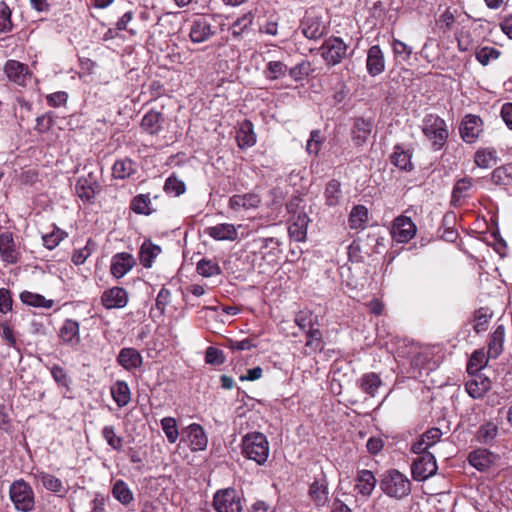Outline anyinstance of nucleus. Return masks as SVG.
Wrapping results in <instances>:
<instances>
[{
    "mask_svg": "<svg viewBox=\"0 0 512 512\" xmlns=\"http://www.w3.org/2000/svg\"><path fill=\"white\" fill-rule=\"evenodd\" d=\"M417 346V344L410 342L406 339L398 340L395 343V359L402 365H406L408 361L410 360L414 349Z\"/></svg>",
    "mask_w": 512,
    "mask_h": 512,
    "instance_id": "obj_35",
    "label": "nucleus"
},
{
    "mask_svg": "<svg viewBox=\"0 0 512 512\" xmlns=\"http://www.w3.org/2000/svg\"><path fill=\"white\" fill-rule=\"evenodd\" d=\"M368 224V209L363 205H356L349 215V226L353 230H364Z\"/></svg>",
    "mask_w": 512,
    "mask_h": 512,
    "instance_id": "obj_32",
    "label": "nucleus"
},
{
    "mask_svg": "<svg viewBox=\"0 0 512 512\" xmlns=\"http://www.w3.org/2000/svg\"><path fill=\"white\" fill-rule=\"evenodd\" d=\"M471 188V180L468 178H463L459 180L452 192V203L454 205H458L460 201L468 195V191Z\"/></svg>",
    "mask_w": 512,
    "mask_h": 512,
    "instance_id": "obj_49",
    "label": "nucleus"
},
{
    "mask_svg": "<svg viewBox=\"0 0 512 512\" xmlns=\"http://www.w3.org/2000/svg\"><path fill=\"white\" fill-rule=\"evenodd\" d=\"M163 121L164 118L160 112L150 110L143 116L141 120V127L146 133L156 135L162 129Z\"/></svg>",
    "mask_w": 512,
    "mask_h": 512,
    "instance_id": "obj_29",
    "label": "nucleus"
},
{
    "mask_svg": "<svg viewBox=\"0 0 512 512\" xmlns=\"http://www.w3.org/2000/svg\"><path fill=\"white\" fill-rule=\"evenodd\" d=\"M216 34L211 20L206 16H196L190 21L189 39L195 44L210 40Z\"/></svg>",
    "mask_w": 512,
    "mask_h": 512,
    "instance_id": "obj_7",
    "label": "nucleus"
},
{
    "mask_svg": "<svg viewBox=\"0 0 512 512\" xmlns=\"http://www.w3.org/2000/svg\"><path fill=\"white\" fill-rule=\"evenodd\" d=\"M437 469L436 459L432 453L422 454L411 465L412 477L418 482L425 481L434 476L437 473Z\"/></svg>",
    "mask_w": 512,
    "mask_h": 512,
    "instance_id": "obj_8",
    "label": "nucleus"
},
{
    "mask_svg": "<svg viewBox=\"0 0 512 512\" xmlns=\"http://www.w3.org/2000/svg\"><path fill=\"white\" fill-rule=\"evenodd\" d=\"M111 396L118 407L122 408L128 405L131 400V392L125 381H116L110 389Z\"/></svg>",
    "mask_w": 512,
    "mask_h": 512,
    "instance_id": "obj_30",
    "label": "nucleus"
},
{
    "mask_svg": "<svg viewBox=\"0 0 512 512\" xmlns=\"http://www.w3.org/2000/svg\"><path fill=\"white\" fill-rule=\"evenodd\" d=\"M310 499L317 507H323L328 503L329 491L328 483L325 477L321 480H315L309 487Z\"/></svg>",
    "mask_w": 512,
    "mask_h": 512,
    "instance_id": "obj_26",
    "label": "nucleus"
},
{
    "mask_svg": "<svg viewBox=\"0 0 512 512\" xmlns=\"http://www.w3.org/2000/svg\"><path fill=\"white\" fill-rule=\"evenodd\" d=\"M216 512H242V498L234 488L218 490L213 496Z\"/></svg>",
    "mask_w": 512,
    "mask_h": 512,
    "instance_id": "obj_5",
    "label": "nucleus"
},
{
    "mask_svg": "<svg viewBox=\"0 0 512 512\" xmlns=\"http://www.w3.org/2000/svg\"><path fill=\"white\" fill-rule=\"evenodd\" d=\"M86 179H79L76 184V192L83 200H90L94 196V190L87 184Z\"/></svg>",
    "mask_w": 512,
    "mask_h": 512,
    "instance_id": "obj_62",
    "label": "nucleus"
},
{
    "mask_svg": "<svg viewBox=\"0 0 512 512\" xmlns=\"http://www.w3.org/2000/svg\"><path fill=\"white\" fill-rule=\"evenodd\" d=\"M491 181L497 185H512V165L507 164L494 169L491 175Z\"/></svg>",
    "mask_w": 512,
    "mask_h": 512,
    "instance_id": "obj_41",
    "label": "nucleus"
},
{
    "mask_svg": "<svg viewBox=\"0 0 512 512\" xmlns=\"http://www.w3.org/2000/svg\"><path fill=\"white\" fill-rule=\"evenodd\" d=\"M382 385L380 377L376 373L364 374L360 379L361 390L371 397H374Z\"/></svg>",
    "mask_w": 512,
    "mask_h": 512,
    "instance_id": "obj_37",
    "label": "nucleus"
},
{
    "mask_svg": "<svg viewBox=\"0 0 512 512\" xmlns=\"http://www.w3.org/2000/svg\"><path fill=\"white\" fill-rule=\"evenodd\" d=\"M392 51L396 58L400 59L401 61H407L410 59L413 50L412 47L406 43L398 39H393Z\"/></svg>",
    "mask_w": 512,
    "mask_h": 512,
    "instance_id": "obj_56",
    "label": "nucleus"
},
{
    "mask_svg": "<svg viewBox=\"0 0 512 512\" xmlns=\"http://www.w3.org/2000/svg\"><path fill=\"white\" fill-rule=\"evenodd\" d=\"M505 340V327L498 325L494 332L490 335L488 340V358H497L503 351V344Z\"/></svg>",
    "mask_w": 512,
    "mask_h": 512,
    "instance_id": "obj_28",
    "label": "nucleus"
},
{
    "mask_svg": "<svg viewBox=\"0 0 512 512\" xmlns=\"http://www.w3.org/2000/svg\"><path fill=\"white\" fill-rule=\"evenodd\" d=\"M307 341L306 347L311 351H320L323 348L322 338L320 331L315 328L306 332Z\"/></svg>",
    "mask_w": 512,
    "mask_h": 512,
    "instance_id": "obj_58",
    "label": "nucleus"
},
{
    "mask_svg": "<svg viewBox=\"0 0 512 512\" xmlns=\"http://www.w3.org/2000/svg\"><path fill=\"white\" fill-rule=\"evenodd\" d=\"M261 203V196L255 192L236 194L229 199V208L234 211L256 209Z\"/></svg>",
    "mask_w": 512,
    "mask_h": 512,
    "instance_id": "obj_19",
    "label": "nucleus"
},
{
    "mask_svg": "<svg viewBox=\"0 0 512 512\" xmlns=\"http://www.w3.org/2000/svg\"><path fill=\"white\" fill-rule=\"evenodd\" d=\"M417 228L410 217L401 215L394 219L391 236L398 243L409 242L416 234Z\"/></svg>",
    "mask_w": 512,
    "mask_h": 512,
    "instance_id": "obj_9",
    "label": "nucleus"
},
{
    "mask_svg": "<svg viewBox=\"0 0 512 512\" xmlns=\"http://www.w3.org/2000/svg\"><path fill=\"white\" fill-rule=\"evenodd\" d=\"M376 482V478L370 470H360L355 477L354 491L364 500H367L372 495Z\"/></svg>",
    "mask_w": 512,
    "mask_h": 512,
    "instance_id": "obj_13",
    "label": "nucleus"
},
{
    "mask_svg": "<svg viewBox=\"0 0 512 512\" xmlns=\"http://www.w3.org/2000/svg\"><path fill=\"white\" fill-rule=\"evenodd\" d=\"M117 361L124 369L130 371L142 365V356L134 348H123L118 354Z\"/></svg>",
    "mask_w": 512,
    "mask_h": 512,
    "instance_id": "obj_27",
    "label": "nucleus"
},
{
    "mask_svg": "<svg viewBox=\"0 0 512 512\" xmlns=\"http://www.w3.org/2000/svg\"><path fill=\"white\" fill-rule=\"evenodd\" d=\"M67 236V233L59 228H54L51 233L42 236L43 245L52 250Z\"/></svg>",
    "mask_w": 512,
    "mask_h": 512,
    "instance_id": "obj_52",
    "label": "nucleus"
},
{
    "mask_svg": "<svg viewBox=\"0 0 512 512\" xmlns=\"http://www.w3.org/2000/svg\"><path fill=\"white\" fill-rule=\"evenodd\" d=\"M4 73L11 82L19 86H25L31 78L28 66L13 59L5 63Z\"/></svg>",
    "mask_w": 512,
    "mask_h": 512,
    "instance_id": "obj_11",
    "label": "nucleus"
},
{
    "mask_svg": "<svg viewBox=\"0 0 512 512\" xmlns=\"http://www.w3.org/2000/svg\"><path fill=\"white\" fill-rule=\"evenodd\" d=\"M20 300L26 305L33 307H42L46 309L51 308L54 304L53 300L46 299L44 296L30 291L21 292Z\"/></svg>",
    "mask_w": 512,
    "mask_h": 512,
    "instance_id": "obj_36",
    "label": "nucleus"
},
{
    "mask_svg": "<svg viewBox=\"0 0 512 512\" xmlns=\"http://www.w3.org/2000/svg\"><path fill=\"white\" fill-rule=\"evenodd\" d=\"M33 477L45 489L52 493L65 495L68 492V487L63 483V481L52 474L37 470L33 473Z\"/></svg>",
    "mask_w": 512,
    "mask_h": 512,
    "instance_id": "obj_17",
    "label": "nucleus"
},
{
    "mask_svg": "<svg viewBox=\"0 0 512 512\" xmlns=\"http://www.w3.org/2000/svg\"><path fill=\"white\" fill-rule=\"evenodd\" d=\"M391 162L401 170L410 171L412 169L411 154L399 145L394 148Z\"/></svg>",
    "mask_w": 512,
    "mask_h": 512,
    "instance_id": "obj_39",
    "label": "nucleus"
},
{
    "mask_svg": "<svg viewBox=\"0 0 512 512\" xmlns=\"http://www.w3.org/2000/svg\"><path fill=\"white\" fill-rule=\"evenodd\" d=\"M380 489L386 496L401 500L410 495L412 483L404 473L397 469H389L381 476Z\"/></svg>",
    "mask_w": 512,
    "mask_h": 512,
    "instance_id": "obj_1",
    "label": "nucleus"
},
{
    "mask_svg": "<svg viewBox=\"0 0 512 512\" xmlns=\"http://www.w3.org/2000/svg\"><path fill=\"white\" fill-rule=\"evenodd\" d=\"M164 191L167 194L179 196L185 192V184L182 180L178 179L176 176L171 175L165 181Z\"/></svg>",
    "mask_w": 512,
    "mask_h": 512,
    "instance_id": "obj_54",
    "label": "nucleus"
},
{
    "mask_svg": "<svg viewBox=\"0 0 512 512\" xmlns=\"http://www.w3.org/2000/svg\"><path fill=\"white\" fill-rule=\"evenodd\" d=\"M422 130L436 150L440 149L448 138V130L445 121L433 114L425 116Z\"/></svg>",
    "mask_w": 512,
    "mask_h": 512,
    "instance_id": "obj_3",
    "label": "nucleus"
},
{
    "mask_svg": "<svg viewBox=\"0 0 512 512\" xmlns=\"http://www.w3.org/2000/svg\"><path fill=\"white\" fill-rule=\"evenodd\" d=\"M323 138L321 137V133L319 130H313L310 134V138L307 141L306 149L309 154L317 155Z\"/></svg>",
    "mask_w": 512,
    "mask_h": 512,
    "instance_id": "obj_60",
    "label": "nucleus"
},
{
    "mask_svg": "<svg viewBox=\"0 0 512 512\" xmlns=\"http://www.w3.org/2000/svg\"><path fill=\"white\" fill-rule=\"evenodd\" d=\"M136 265V260L132 254L120 252L111 258L110 272L113 277L120 279L129 273Z\"/></svg>",
    "mask_w": 512,
    "mask_h": 512,
    "instance_id": "obj_12",
    "label": "nucleus"
},
{
    "mask_svg": "<svg viewBox=\"0 0 512 512\" xmlns=\"http://www.w3.org/2000/svg\"><path fill=\"white\" fill-rule=\"evenodd\" d=\"M371 122L365 120L363 118H358L354 122V139L357 141V144H361L367 140L371 133Z\"/></svg>",
    "mask_w": 512,
    "mask_h": 512,
    "instance_id": "obj_45",
    "label": "nucleus"
},
{
    "mask_svg": "<svg viewBox=\"0 0 512 512\" xmlns=\"http://www.w3.org/2000/svg\"><path fill=\"white\" fill-rule=\"evenodd\" d=\"M130 208L136 214H151V200L148 195L139 194L133 198L130 204Z\"/></svg>",
    "mask_w": 512,
    "mask_h": 512,
    "instance_id": "obj_46",
    "label": "nucleus"
},
{
    "mask_svg": "<svg viewBox=\"0 0 512 512\" xmlns=\"http://www.w3.org/2000/svg\"><path fill=\"white\" fill-rule=\"evenodd\" d=\"M499 157L496 149H482V168L492 167L497 164Z\"/></svg>",
    "mask_w": 512,
    "mask_h": 512,
    "instance_id": "obj_63",
    "label": "nucleus"
},
{
    "mask_svg": "<svg viewBox=\"0 0 512 512\" xmlns=\"http://www.w3.org/2000/svg\"><path fill=\"white\" fill-rule=\"evenodd\" d=\"M310 67L311 65L308 61H302L288 69L289 76L296 82L301 81L309 75Z\"/></svg>",
    "mask_w": 512,
    "mask_h": 512,
    "instance_id": "obj_57",
    "label": "nucleus"
},
{
    "mask_svg": "<svg viewBox=\"0 0 512 512\" xmlns=\"http://www.w3.org/2000/svg\"><path fill=\"white\" fill-rule=\"evenodd\" d=\"M0 258L8 265L16 264L21 258V252L9 231L0 233Z\"/></svg>",
    "mask_w": 512,
    "mask_h": 512,
    "instance_id": "obj_10",
    "label": "nucleus"
},
{
    "mask_svg": "<svg viewBox=\"0 0 512 512\" xmlns=\"http://www.w3.org/2000/svg\"><path fill=\"white\" fill-rule=\"evenodd\" d=\"M236 141L240 149L249 148L255 145L256 134L251 121L244 120L239 124L236 132Z\"/></svg>",
    "mask_w": 512,
    "mask_h": 512,
    "instance_id": "obj_25",
    "label": "nucleus"
},
{
    "mask_svg": "<svg viewBox=\"0 0 512 512\" xmlns=\"http://www.w3.org/2000/svg\"><path fill=\"white\" fill-rule=\"evenodd\" d=\"M326 64L335 66L347 57L348 45L340 37L326 39L319 48Z\"/></svg>",
    "mask_w": 512,
    "mask_h": 512,
    "instance_id": "obj_6",
    "label": "nucleus"
},
{
    "mask_svg": "<svg viewBox=\"0 0 512 512\" xmlns=\"http://www.w3.org/2000/svg\"><path fill=\"white\" fill-rule=\"evenodd\" d=\"M460 134L466 143H475L479 137L480 129L476 115H466L460 125Z\"/></svg>",
    "mask_w": 512,
    "mask_h": 512,
    "instance_id": "obj_23",
    "label": "nucleus"
},
{
    "mask_svg": "<svg viewBox=\"0 0 512 512\" xmlns=\"http://www.w3.org/2000/svg\"><path fill=\"white\" fill-rule=\"evenodd\" d=\"M96 244L89 239L86 243V245L80 249H77L73 252L72 255V262L75 265H82L87 260V258L92 254L93 250L95 249Z\"/></svg>",
    "mask_w": 512,
    "mask_h": 512,
    "instance_id": "obj_53",
    "label": "nucleus"
},
{
    "mask_svg": "<svg viewBox=\"0 0 512 512\" xmlns=\"http://www.w3.org/2000/svg\"><path fill=\"white\" fill-rule=\"evenodd\" d=\"M454 21H455L454 14L449 9H446L436 20V25L439 29H441L445 32L452 28Z\"/></svg>",
    "mask_w": 512,
    "mask_h": 512,
    "instance_id": "obj_61",
    "label": "nucleus"
},
{
    "mask_svg": "<svg viewBox=\"0 0 512 512\" xmlns=\"http://www.w3.org/2000/svg\"><path fill=\"white\" fill-rule=\"evenodd\" d=\"M309 221L310 220L306 212L300 211L293 215L288 228L290 237L297 242L304 241L306 239Z\"/></svg>",
    "mask_w": 512,
    "mask_h": 512,
    "instance_id": "obj_21",
    "label": "nucleus"
},
{
    "mask_svg": "<svg viewBox=\"0 0 512 512\" xmlns=\"http://www.w3.org/2000/svg\"><path fill=\"white\" fill-rule=\"evenodd\" d=\"M288 71L287 66L281 61H269L264 70V75L269 80L282 78Z\"/></svg>",
    "mask_w": 512,
    "mask_h": 512,
    "instance_id": "obj_47",
    "label": "nucleus"
},
{
    "mask_svg": "<svg viewBox=\"0 0 512 512\" xmlns=\"http://www.w3.org/2000/svg\"><path fill=\"white\" fill-rule=\"evenodd\" d=\"M480 371V350H475L468 363H467V372L470 376L475 377L478 375Z\"/></svg>",
    "mask_w": 512,
    "mask_h": 512,
    "instance_id": "obj_64",
    "label": "nucleus"
},
{
    "mask_svg": "<svg viewBox=\"0 0 512 512\" xmlns=\"http://www.w3.org/2000/svg\"><path fill=\"white\" fill-rule=\"evenodd\" d=\"M196 270L199 275L205 278L218 276L222 272L219 264L211 259H201L197 263Z\"/></svg>",
    "mask_w": 512,
    "mask_h": 512,
    "instance_id": "obj_44",
    "label": "nucleus"
},
{
    "mask_svg": "<svg viewBox=\"0 0 512 512\" xmlns=\"http://www.w3.org/2000/svg\"><path fill=\"white\" fill-rule=\"evenodd\" d=\"M301 31L307 39L317 40L325 34L326 27L321 17L307 15L302 21Z\"/></svg>",
    "mask_w": 512,
    "mask_h": 512,
    "instance_id": "obj_20",
    "label": "nucleus"
},
{
    "mask_svg": "<svg viewBox=\"0 0 512 512\" xmlns=\"http://www.w3.org/2000/svg\"><path fill=\"white\" fill-rule=\"evenodd\" d=\"M243 455L262 465L269 456V443L266 436L259 432L248 433L242 439Z\"/></svg>",
    "mask_w": 512,
    "mask_h": 512,
    "instance_id": "obj_2",
    "label": "nucleus"
},
{
    "mask_svg": "<svg viewBox=\"0 0 512 512\" xmlns=\"http://www.w3.org/2000/svg\"><path fill=\"white\" fill-rule=\"evenodd\" d=\"M11 9L4 2L0 1V33H8L13 29V23L11 20Z\"/></svg>",
    "mask_w": 512,
    "mask_h": 512,
    "instance_id": "obj_51",
    "label": "nucleus"
},
{
    "mask_svg": "<svg viewBox=\"0 0 512 512\" xmlns=\"http://www.w3.org/2000/svg\"><path fill=\"white\" fill-rule=\"evenodd\" d=\"M10 499L15 508L22 512H30L34 508V493L24 480L13 482L9 489Z\"/></svg>",
    "mask_w": 512,
    "mask_h": 512,
    "instance_id": "obj_4",
    "label": "nucleus"
},
{
    "mask_svg": "<svg viewBox=\"0 0 512 512\" xmlns=\"http://www.w3.org/2000/svg\"><path fill=\"white\" fill-rule=\"evenodd\" d=\"M498 435V426L493 422H488L485 425H482V444H491L493 446V442Z\"/></svg>",
    "mask_w": 512,
    "mask_h": 512,
    "instance_id": "obj_59",
    "label": "nucleus"
},
{
    "mask_svg": "<svg viewBox=\"0 0 512 512\" xmlns=\"http://www.w3.org/2000/svg\"><path fill=\"white\" fill-rule=\"evenodd\" d=\"M342 198L341 184L337 180H331L326 184L324 190L325 204L335 207L340 204Z\"/></svg>",
    "mask_w": 512,
    "mask_h": 512,
    "instance_id": "obj_34",
    "label": "nucleus"
},
{
    "mask_svg": "<svg viewBox=\"0 0 512 512\" xmlns=\"http://www.w3.org/2000/svg\"><path fill=\"white\" fill-rule=\"evenodd\" d=\"M111 493L113 497L122 505H129L134 501V495L129 486L123 480H117L113 486Z\"/></svg>",
    "mask_w": 512,
    "mask_h": 512,
    "instance_id": "obj_33",
    "label": "nucleus"
},
{
    "mask_svg": "<svg viewBox=\"0 0 512 512\" xmlns=\"http://www.w3.org/2000/svg\"><path fill=\"white\" fill-rule=\"evenodd\" d=\"M441 437L442 431L439 428H430L412 442L411 451L415 454H426L427 450L439 442Z\"/></svg>",
    "mask_w": 512,
    "mask_h": 512,
    "instance_id": "obj_14",
    "label": "nucleus"
},
{
    "mask_svg": "<svg viewBox=\"0 0 512 512\" xmlns=\"http://www.w3.org/2000/svg\"><path fill=\"white\" fill-rule=\"evenodd\" d=\"M133 173L134 163L128 158L117 160L112 167V174L116 179H125Z\"/></svg>",
    "mask_w": 512,
    "mask_h": 512,
    "instance_id": "obj_43",
    "label": "nucleus"
},
{
    "mask_svg": "<svg viewBox=\"0 0 512 512\" xmlns=\"http://www.w3.org/2000/svg\"><path fill=\"white\" fill-rule=\"evenodd\" d=\"M491 214L489 222L482 215V221H484L488 227L491 228V236L493 237L495 243V249L497 252L502 253L504 248L506 247L505 241L501 238L500 232L498 229V217L495 213L489 212Z\"/></svg>",
    "mask_w": 512,
    "mask_h": 512,
    "instance_id": "obj_42",
    "label": "nucleus"
},
{
    "mask_svg": "<svg viewBox=\"0 0 512 512\" xmlns=\"http://www.w3.org/2000/svg\"><path fill=\"white\" fill-rule=\"evenodd\" d=\"M188 443L192 451H202L207 447V436L201 425L193 423L186 430Z\"/></svg>",
    "mask_w": 512,
    "mask_h": 512,
    "instance_id": "obj_24",
    "label": "nucleus"
},
{
    "mask_svg": "<svg viewBox=\"0 0 512 512\" xmlns=\"http://www.w3.org/2000/svg\"><path fill=\"white\" fill-rule=\"evenodd\" d=\"M501 455L497 451L482 448V473L490 471L493 474L501 470Z\"/></svg>",
    "mask_w": 512,
    "mask_h": 512,
    "instance_id": "obj_31",
    "label": "nucleus"
},
{
    "mask_svg": "<svg viewBox=\"0 0 512 512\" xmlns=\"http://www.w3.org/2000/svg\"><path fill=\"white\" fill-rule=\"evenodd\" d=\"M413 349V354L407 364H409L413 370H420L424 368L426 363L428 362L430 358V353L427 348L422 347L418 344Z\"/></svg>",
    "mask_w": 512,
    "mask_h": 512,
    "instance_id": "obj_40",
    "label": "nucleus"
},
{
    "mask_svg": "<svg viewBox=\"0 0 512 512\" xmlns=\"http://www.w3.org/2000/svg\"><path fill=\"white\" fill-rule=\"evenodd\" d=\"M58 336L63 344L77 346L81 341L79 323L73 319H66L59 329Z\"/></svg>",
    "mask_w": 512,
    "mask_h": 512,
    "instance_id": "obj_18",
    "label": "nucleus"
},
{
    "mask_svg": "<svg viewBox=\"0 0 512 512\" xmlns=\"http://www.w3.org/2000/svg\"><path fill=\"white\" fill-rule=\"evenodd\" d=\"M366 70L372 77H376L385 71V56L379 45H373L368 49Z\"/></svg>",
    "mask_w": 512,
    "mask_h": 512,
    "instance_id": "obj_15",
    "label": "nucleus"
},
{
    "mask_svg": "<svg viewBox=\"0 0 512 512\" xmlns=\"http://www.w3.org/2000/svg\"><path fill=\"white\" fill-rule=\"evenodd\" d=\"M161 428L169 443H175L179 436L176 420L172 417H165L161 420Z\"/></svg>",
    "mask_w": 512,
    "mask_h": 512,
    "instance_id": "obj_50",
    "label": "nucleus"
},
{
    "mask_svg": "<svg viewBox=\"0 0 512 512\" xmlns=\"http://www.w3.org/2000/svg\"><path fill=\"white\" fill-rule=\"evenodd\" d=\"M315 321L316 316H314L313 313L309 310H301L295 316V323L300 329L304 330L305 332L315 329Z\"/></svg>",
    "mask_w": 512,
    "mask_h": 512,
    "instance_id": "obj_48",
    "label": "nucleus"
},
{
    "mask_svg": "<svg viewBox=\"0 0 512 512\" xmlns=\"http://www.w3.org/2000/svg\"><path fill=\"white\" fill-rule=\"evenodd\" d=\"M102 436L106 440L107 444L114 450H120L122 448L123 439L116 435L113 426H104L102 429Z\"/></svg>",
    "mask_w": 512,
    "mask_h": 512,
    "instance_id": "obj_55",
    "label": "nucleus"
},
{
    "mask_svg": "<svg viewBox=\"0 0 512 512\" xmlns=\"http://www.w3.org/2000/svg\"><path fill=\"white\" fill-rule=\"evenodd\" d=\"M204 234L216 241H235L238 238L237 227L230 223L206 227Z\"/></svg>",
    "mask_w": 512,
    "mask_h": 512,
    "instance_id": "obj_16",
    "label": "nucleus"
},
{
    "mask_svg": "<svg viewBox=\"0 0 512 512\" xmlns=\"http://www.w3.org/2000/svg\"><path fill=\"white\" fill-rule=\"evenodd\" d=\"M101 300L107 309L123 308L128 302V294L124 288L113 287L103 293Z\"/></svg>",
    "mask_w": 512,
    "mask_h": 512,
    "instance_id": "obj_22",
    "label": "nucleus"
},
{
    "mask_svg": "<svg viewBox=\"0 0 512 512\" xmlns=\"http://www.w3.org/2000/svg\"><path fill=\"white\" fill-rule=\"evenodd\" d=\"M160 252L161 249L159 246L154 245L151 241H144L139 252L141 264L146 268L151 267L154 258L158 256Z\"/></svg>",
    "mask_w": 512,
    "mask_h": 512,
    "instance_id": "obj_38",
    "label": "nucleus"
}]
</instances>
